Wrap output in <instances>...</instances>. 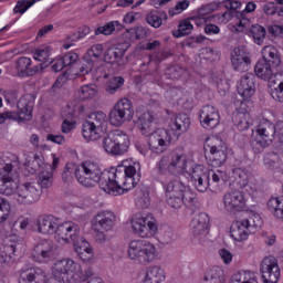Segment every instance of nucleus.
I'll return each instance as SVG.
<instances>
[{
    "label": "nucleus",
    "instance_id": "3c124183",
    "mask_svg": "<svg viewBox=\"0 0 283 283\" xmlns=\"http://www.w3.org/2000/svg\"><path fill=\"white\" fill-rule=\"evenodd\" d=\"M232 175L240 187L244 188L247 185H249V176L247 175V170L244 168H233Z\"/></svg>",
    "mask_w": 283,
    "mask_h": 283
},
{
    "label": "nucleus",
    "instance_id": "7c9ffc66",
    "mask_svg": "<svg viewBox=\"0 0 283 283\" xmlns=\"http://www.w3.org/2000/svg\"><path fill=\"white\" fill-rule=\"evenodd\" d=\"M135 205L138 209H149L151 206V197L149 196V187L139 185L135 192Z\"/></svg>",
    "mask_w": 283,
    "mask_h": 283
},
{
    "label": "nucleus",
    "instance_id": "79ce46f5",
    "mask_svg": "<svg viewBox=\"0 0 283 283\" xmlns=\"http://www.w3.org/2000/svg\"><path fill=\"white\" fill-rule=\"evenodd\" d=\"M7 251L9 256L6 253H0V266L1 264H8V262H10L8 260H12V255H19V253L23 251V244L13 242L7 247Z\"/></svg>",
    "mask_w": 283,
    "mask_h": 283
},
{
    "label": "nucleus",
    "instance_id": "f257e3e1",
    "mask_svg": "<svg viewBox=\"0 0 283 283\" xmlns=\"http://www.w3.org/2000/svg\"><path fill=\"white\" fill-rule=\"evenodd\" d=\"M138 182H140V164L117 166L112 168L111 181L108 182L111 191H106V193L123 196L126 191L134 189Z\"/></svg>",
    "mask_w": 283,
    "mask_h": 283
},
{
    "label": "nucleus",
    "instance_id": "4468645a",
    "mask_svg": "<svg viewBox=\"0 0 283 283\" xmlns=\"http://www.w3.org/2000/svg\"><path fill=\"white\" fill-rule=\"evenodd\" d=\"M53 233L57 242L72 244L73 242H76L77 238L81 235V227L72 221H66L60 224L56 223Z\"/></svg>",
    "mask_w": 283,
    "mask_h": 283
},
{
    "label": "nucleus",
    "instance_id": "473e14b6",
    "mask_svg": "<svg viewBox=\"0 0 283 283\" xmlns=\"http://www.w3.org/2000/svg\"><path fill=\"white\" fill-rule=\"evenodd\" d=\"M125 25L120 24L118 21H111L107 22L105 25L98 27L94 31V35L91 36V39H96V36H101L103 34L104 36H109L111 34H114V32H120Z\"/></svg>",
    "mask_w": 283,
    "mask_h": 283
},
{
    "label": "nucleus",
    "instance_id": "a878e982",
    "mask_svg": "<svg viewBox=\"0 0 283 283\" xmlns=\"http://www.w3.org/2000/svg\"><path fill=\"white\" fill-rule=\"evenodd\" d=\"M129 42L118 43L108 48L104 53V63L114 65V63H119L123 61L125 53L129 50Z\"/></svg>",
    "mask_w": 283,
    "mask_h": 283
},
{
    "label": "nucleus",
    "instance_id": "864d4df0",
    "mask_svg": "<svg viewBox=\"0 0 283 283\" xmlns=\"http://www.w3.org/2000/svg\"><path fill=\"white\" fill-rule=\"evenodd\" d=\"M30 65H32V60L30 57H20L17 61L18 76H28L30 72Z\"/></svg>",
    "mask_w": 283,
    "mask_h": 283
},
{
    "label": "nucleus",
    "instance_id": "49530a36",
    "mask_svg": "<svg viewBox=\"0 0 283 283\" xmlns=\"http://www.w3.org/2000/svg\"><path fill=\"white\" fill-rule=\"evenodd\" d=\"M203 281L212 283H224V272L220 268H212L206 272Z\"/></svg>",
    "mask_w": 283,
    "mask_h": 283
},
{
    "label": "nucleus",
    "instance_id": "39448f33",
    "mask_svg": "<svg viewBox=\"0 0 283 283\" xmlns=\"http://www.w3.org/2000/svg\"><path fill=\"white\" fill-rule=\"evenodd\" d=\"M2 168H0V193L3 196H12L19 190L17 184V172H14V165L17 160L8 159V156H3L1 159Z\"/></svg>",
    "mask_w": 283,
    "mask_h": 283
},
{
    "label": "nucleus",
    "instance_id": "4c0bfd02",
    "mask_svg": "<svg viewBox=\"0 0 283 283\" xmlns=\"http://www.w3.org/2000/svg\"><path fill=\"white\" fill-rule=\"evenodd\" d=\"M99 63H101L99 60H97L96 57L92 56L88 53H85L83 56V63H82V66L80 67L78 75L87 76V74H90V72H92V70H94V67H96V65H98Z\"/></svg>",
    "mask_w": 283,
    "mask_h": 283
},
{
    "label": "nucleus",
    "instance_id": "37998d69",
    "mask_svg": "<svg viewBox=\"0 0 283 283\" xmlns=\"http://www.w3.org/2000/svg\"><path fill=\"white\" fill-rule=\"evenodd\" d=\"M248 34L252 36L256 45H262L266 39V29L260 24H253Z\"/></svg>",
    "mask_w": 283,
    "mask_h": 283
},
{
    "label": "nucleus",
    "instance_id": "a18cd8bd",
    "mask_svg": "<svg viewBox=\"0 0 283 283\" xmlns=\"http://www.w3.org/2000/svg\"><path fill=\"white\" fill-rule=\"evenodd\" d=\"M248 116V114L241 112L233 114L232 123L239 132H247L251 127V123L247 119Z\"/></svg>",
    "mask_w": 283,
    "mask_h": 283
},
{
    "label": "nucleus",
    "instance_id": "603ef678",
    "mask_svg": "<svg viewBox=\"0 0 283 283\" xmlns=\"http://www.w3.org/2000/svg\"><path fill=\"white\" fill-rule=\"evenodd\" d=\"M74 249H75V253L80 254V253H88L92 250V247H90V242H87V240H85L84 238H82V235L80 234L76 239V241L72 242Z\"/></svg>",
    "mask_w": 283,
    "mask_h": 283
},
{
    "label": "nucleus",
    "instance_id": "a19ab883",
    "mask_svg": "<svg viewBox=\"0 0 283 283\" xmlns=\"http://www.w3.org/2000/svg\"><path fill=\"white\" fill-rule=\"evenodd\" d=\"M124 86L125 78L123 76H114L106 82L105 90L107 94H116L118 92H123Z\"/></svg>",
    "mask_w": 283,
    "mask_h": 283
},
{
    "label": "nucleus",
    "instance_id": "f3484780",
    "mask_svg": "<svg viewBox=\"0 0 283 283\" xmlns=\"http://www.w3.org/2000/svg\"><path fill=\"white\" fill-rule=\"evenodd\" d=\"M231 65L235 72H249L251 66V53L247 46H235L231 52Z\"/></svg>",
    "mask_w": 283,
    "mask_h": 283
},
{
    "label": "nucleus",
    "instance_id": "72a5a7b5",
    "mask_svg": "<svg viewBox=\"0 0 283 283\" xmlns=\"http://www.w3.org/2000/svg\"><path fill=\"white\" fill-rule=\"evenodd\" d=\"M166 202L169 207H171V209H180V207H182L184 205L192 209V211H196V209H200L196 208V201H189L187 200V197H180L176 195H166Z\"/></svg>",
    "mask_w": 283,
    "mask_h": 283
},
{
    "label": "nucleus",
    "instance_id": "0e129e2a",
    "mask_svg": "<svg viewBox=\"0 0 283 283\" xmlns=\"http://www.w3.org/2000/svg\"><path fill=\"white\" fill-rule=\"evenodd\" d=\"M62 61L66 67L74 65L78 61V54L76 52H67L62 56Z\"/></svg>",
    "mask_w": 283,
    "mask_h": 283
},
{
    "label": "nucleus",
    "instance_id": "6ab92c4d",
    "mask_svg": "<svg viewBox=\"0 0 283 283\" xmlns=\"http://www.w3.org/2000/svg\"><path fill=\"white\" fill-rule=\"evenodd\" d=\"M261 276L264 283H277L280 280V265L273 256L263 259L260 265Z\"/></svg>",
    "mask_w": 283,
    "mask_h": 283
},
{
    "label": "nucleus",
    "instance_id": "393cba45",
    "mask_svg": "<svg viewBox=\"0 0 283 283\" xmlns=\"http://www.w3.org/2000/svg\"><path fill=\"white\" fill-rule=\"evenodd\" d=\"M19 283H48V274L41 268L22 269Z\"/></svg>",
    "mask_w": 283,
    "mask_h": 283
},
{
    "label": "nucleus",
    "instance_id": "1a4fd4ad",
    "mask_svg": "<svg viewBox=\"0 0 283 283\" xmlns=\"http://www.w3.org/2000/svg\"><path fill=\"white\" fill-rule=\"evenodd\" d=\"M132 118H134V104L127 97L119 99L109 112V123L114 127H120Z\"/></svg>",
    "mask_w": 283,
    "mask_h": 283
},
{
    "label": "nucleus",
    "instance_id": "412c9836",
    "mask_svg": "<svg viewBox=\"0 0 283 283\" xmlns=\"http://www.w3.org/2000/svg\"><path fill=\"white\" fill-rule=\"evenodd\" d=\"M115 222L116 216L113 212L103 211L93 218L92 226L97 233H107V231L114 229Z\"/></svg>",
    "mask_w": 283,
    "mask_h": 283
},
{
    "label": "nucleus",
    "instance_id": "e2e57ef3",
    "mask_svg": "<svg viewBox=\"0 0 283 283\" xmlns=\"http://www.w3.org/2000/svg\"><path fill=\"white\" fill-rule=\"evenodd\" d=\"M86 54H90L91 56H93L94 59H96L97 61H102L101 56H103V44H94L92 45Z\"/></svg>",
    "mask_w": 283,
    "mask_h": 283
},
{
    "label": "nucleus",
    "instance_id": "2eb2a0df",
    "mask_svg": "<svg viewBox=\"0 0 283 283\" xmlns=\"http://www.w3.org/2000/svg\"><path fill=\"white\" fill-rule=\"evenodd\" d=\"M251 224H253V227H260V224H262V220L260 219L259 214H254L253 218L233 223L230 228L231 238L235 240V242L247 240V238H249V232H247V229H249Z\"/></svg>",
    "mask_w": 283,
    "mask_h": 283
},
{
    "label": "nucleus",
    "instance_id": "2f4dec72",
    "mask_svg": "<svg viewBox=\"0 0 283 283\" xmlns=\"http://www.w3.org/2000/svg\"><path fill=\"white\" fill-rule=\"evenodd\" d=\"M262 57L265 63L270 64L272 69L280 67L282 63V57H280V52L274 46H264L262 49Z\"/></svg>",
    "mask_w": 283,
    "mask_h": 283
},
{
    "label": "nucleus",
    "instance_id": "f03ea898",
    "mask_svg": "<svg viewBox=\"0 0 283 283\" xmlns=\"http://www.w3.org/2000/svg\"><path fill=\"white\" fill-rule=\"evenodd\" d=\"M75 178L83 187H94V185H98L99 189L107 193V191H111L109 182H112V168L111 170L102 171L98 164L84 161L75 171Z\"/></svg>",
    "mask_w": 283,
    "mask_h": 283
},
{
    "label": "nucleus",
    "instance_id": "052dcab7",
    "mask_svg": "<svg viewBox=\"0 0 283 283\" xmlns=\"http://www.w3.org/2000/svg\"><path fill=\"white\" fill-rule=\"evenodd\" d=\"M98 92L96 91V85H85L81 87V94L82 98L85 101V98H94Z\"/></svg>",
    "mask_w": 283,
    "mask_h": 283
},
{
    "label": "nucleus",
    "instance_id": "9d476101",
    "mask_svg": "<svg viewBox=\"0 0 283 283\" xmlns=\"http://www.w3.org/2000/svg\"><path fill=\"white\" fill-rule=\"evenodd\" d=\"M77 273H83L81 264L70 259L57 261L53 268V277L57 283H70Z\"/></svg>",
    "mask_w": 283,
    "mask_h": 283
},
{
    "label": "nucleus",
    "instance_id": "dca6fc26",
    "mask_svg": "<svg viewBox=\"0 0 283 283\" xmlns=\"http://www.w3.org/2000/svg\"><path fill=\"white\" fill-rule=\"evenodd\" d=\"M224 210L228 213H238L244 211L247 207V199H244V192L240 190H230L223 196Z\"/></svg>",
    "mask_w": 283,
    "mask_h": 283
},
{
    "label": "nucleus",
    "instance_id": "9b49d317",
    "mask_svg": "<svg viewBox=\"0 0 283 283\" xmlns=\"http://www.w3.org/2000/svg\"><path fill=\"white\" fill-rule=\"evenodd\" d=\"M32 96L27 95L18 101L17 112L0 113V125H3L6 120H32V109H34V102L31 101Z\"/></svg>",
    "mask_w": 283,
    "mask_h": 283
},
{
    "label": "nucleus",
    "instance_id": "338daca9",
    "mask_svg": "<svg viewBox=\"0 0 283 283\" xmlns=\"http://www.w3.org/2000/svg\"><path fill=\"white\" fill-rule=\"evenodd\" d=\"M263 12L268 17H273V14L280 17V7L275 6L274 2H269L263 6Z\"/></svg>",
    "mask_w": 283,
    "mask_h": 283
},
{
    "label": "nucleus",
    "instance_id": "bf43d9fd",
    "mask_svg": "<svg viewBox=\"0 0 283 283\" xmlns=\"http://www.w3.org/2000/svg\"><path fill=\"white\" fill-rule=\"evenodd\" d=\"M270 94L274 101L277 103H283V81L276 86L272 87Z\"/></svg>",
    "mask_w": 283,
    "mask_h": 283
},
{
    "label": "nucleus",
    "instance_id": "69168bd1",
    "mask_svg": "<svg viewBox=\"0 0 283 283\" xmlns=\"http://www.w3.org/2000/svg\"><path fill=\"white\" fill-rule=\"evenodd\" d=\"M190 4L191 1L189 0L179 1L177 2L172 10H169V14H180V12H185V10H187V8H189Z\"/></svg>",
    "mask_w": 283,
    "mask_h": 283
},
{
    "label": "nucleus",
    "instance_id": "ddd939ff",
    "mask_svg": "<svg viewBox=\"0 0 283 283\" xmlns=\"http://www.w3.org/2000/svg\"><path fill=\"white\" fill-rule=\"evenodd\" d=\"M174 138L171 130L167 128H157L156 132L148 138V149L153 154H165L171 147Z\"/></svg>",
    "mask_w": 283,
    "mask_h": 283
},
{
    "label": "nucleus",
    "instance_id": "4d7b16f0",
    "mask_svg": "<svg viewBox=\"0 0 283 283\" xmlns=\"http://www.w3.org/2000/svg\"><path fill=\"white\" fill-rule=\"evenodd\" d=\"M41 165H43V159L39 155H34L33 159H29L25 163L29 174H36L41 169Z\"/></svg>",
    "mask_w": 283,
    "mask_h": 283
},
{
    "label": "nucleus",
    "instance_id": "c85d7f7f",
    "mask_svg": "<svg viewBox=\"0 0 283 283\" xmlns=\"http://www.w3.org/2000/svg\"><path fill=\"white\" fill-rule=\"evenodd\" d=\"M190 227L195 238L207 235L209 231V214L200 212L192 219Z\"/></svg>",
    "mask_w": 283,
    "mask_h": 283
},
{
    "label": "nucleus",
    "instance_id": "6e6d98bb",
    "mask_svg": "<svg viewBox=\"0 0 283 283\" xmlns=\"http://www.w3.org/2000/svg\"><path fill=\"white\" fill-rule=\"evenodd\" d=\"M76 171H78V166L75 164H66L65 169L62 174L63 182L70 184L74 176H76Z\"/></svg>",
    "mask_w": 283,
    "mask_h": 283
},
{
    "label": "nucleus",
    "instance_id": "aec40b11",
    "mask_svg": "<svg viewBox=\"0 0 283 283\" xmlns=\"http://www.w3.org/2000/svg\"><path fill=\"white\" fill-rule=\"evenodd\" d=\"M209 178H211V171L205 166L197 165L192 168L190 180L199 193H205L207 189H210Z\"/></svg>",
    "mask_w": 283,
    "mask_h": 283
},
{
    "label": "nucleus",
    "instance_id": "5fc2aeb1",
    "mask_svg": "<svg viewBox=\"0 0 283 283\" xmlns=\"http://www.w3.org/2000/svg\"><path fill=\"white\" fill-rule=\"evenodd\" d=\"M165 74L167 78H170V81H176L180 78L182 74H185V69L178 64H175V65L168 66L166 69Z\"/></svg>",
    "mask_w": 283,
    "mask_h": 283
},
{
    "label": "nucleus",
    "instance_id": "7ed1b4c3",
    "mask_svg": "<svg viewBox=\"0 0 283 283\" xmlns=\"http://www.w3.org/2000/svg\"><path fill=\"white\" fill-rule=\"evenodd\" d=\"M53 177L52 172L42 170L39 175L38 182H28L19 186L17 190L18 202L21 205H32L41 197L42 189H50L52 187Z\"/></svg>",
    "mask_w": 283,
    "mask_h": 283
},
{
    "label": "nucleus",
    "instance_id": "0eeeda50",
    "mask_svg": "<svg viewBox=\"0 0 283 283\" xmlns=\"http://www.w3.org/2000/svg\"><path fill=\"white\" fill-rule=\"evenodd\" d=\"M128 258L138 264H149L156 260V247L146 240H134L128 247Z\"/></svg>",
    "mask_w": 283,
    "mask_h": 283
},
{
    "label": "nucleus",
    "instance_id": "09e8293b",
    "mask_svg": "<svg viewBox=\"0 0 283 283\" xmlns=\"http://www.w3.org/2000/svg\"><path fill=\"white\" fill-rule=\"evenodd\" d=\"M87 120L96 127V132L103 133V125L107 123V115H105V113H103L102 111H98V112L92 113L88 116Z\"/></svg>",
    "mask_w": 283,
    "mask_h": 283
},
{
    "label": "nucleus",
    "instance_id": "a211bd4d",
    "mask_svg": "<svg viewBox=\"0 0 283 283\" xmlns=\"http://www.w3.org/2000/svg\"><path fill=\"white\" fill-rule=\"evenodd\" d=\"M166 195L168 196H180L189 200V202H195V209H200V202L196 198V195L191 192L189 186L180 180H172L166 185Z\"/></svg>",
    "mask_w": 283,
    "mask_h": 283
},
{
    "label": "nucleus",
    "instance_id": "774afa93",
    "mask_svg": "<svg viewBox=\"0 0 283 283\" xmlns=\"http://www.w3.org/2000/svg\"><path fill=\"white\" fill-rule=\"evenodd\" d=\"M49 57H50V52L48 48L35 50V53H34L35 61H40L41 63H43V61H46V59Z\"/></svg>",
    "mask_w": 283,
    "mask_h": 283
},
{
    "label": "nucleus",
    "instance_id": "f8f14e48",
    "mask_svg": "<svg viewBox=\"0 0 283 283\" xmlns=\"http://www.w3.org/2000/svg\"><path fill=\"white\" fill-rule=\"evenodd\" d=\"M228 154L227 144L220 138H213L210 144L205 146V156L209 158L212 167H222L227 163Z\"/></svg>",
    "mask_w": 283,
    "mask_h": 283
},
{
    "label": "nucleus",
    "instance_id": "4be33fe9",
    "mask_svg": "<svg viewBox=\"0 0 283 283\" xmlns=\"http://www.w3.org/2000/svg\"><path fill=\"white\" fill-rule=\"evenodd\" d=\"M199 120L205 129H216L220 125V113L211 105L203 106L199 113Z\"/></svg>",
    "mask_w": 283,
    "mask_h": 283
},
{
    "label": "nucleus",
    "instance_id": "5701e85b",
    "mask_svg": "<svg viewBox=\"0 0 283 283\" xmlns=\"http://www.w3.org/2000/svg\"><path fill=\"white\" fill-rule=\"evenodd\" d=\"M137 125L143 136L150 137L156 134V113L147 111L138 116Z\"/></svg>",
    "mask_w": 283,
    "mask_h": 283
},
{
    "label": "nucleus",
    "instance_id": "13d9d810",
    "mask_svg": "<svg viewBox=\"0 0 283 283\" xmlns=\"http://www.w3.org/2000/svg\"><path fill=\"white\" fill-rule=\"evenodd\" d=\"M35 3L36 0H19L13 11L15 14H23L25 11L30 10V8H32Z\"/></svg>",
    "mask_w": 283,
    "mask_h": 283
},
{
    "label": "nucleus",
    "instance_id": "b1692460",
    "mask_svg": "<svg viewBox=\"0 0 283 283\" xmlns=\"http://www.w3.org/2000/svg\"><path fill=\"white\" fill-rule=\"evenodd\" d=\"M54 256V242L49 239H43L33 248L32 258L35 262H43Z\"/></svg>",
    "mask_w": 283,
    "mask_h": 283
},
{
    "label": "nucleus",
    "instance_id": "ea45409f",
    "mask_svg": "<svg viewBox=\"0 0 283 283\" xmlns=\"http://www.w3.org/2000/svg\"><path fill=\"white\" fill-rule=\"evenodd\" d=\"M210 171V178H209V185H210V191L218 192L220 191V187H222L224 182V171L222 170H209Z\"/></svg>",
    "mask_w": 283,
    "mask_h": 283
},
{
    "label": "nucleus",
    "instance_id": "f704fd0d",
    "mask_svg": "<svg viewBox=\"0 0 283 283\" xmlns=\"http://www.w3.org/2000/svg\"><path fill=\"white\" fill-rule=\"evenodd\" d=\"M165 281V270L163 268L155 265L146 270V275L143 283H160Z\"/></svg>",
    "mask_w": 283,
    "mask_h": 283
},
{
    "label": "nucleus",
    "instance_id": "de8ad7c7",
    "mask_svg": "<svg viewBox=\"0 0 283 283\" xmlns=\"http://www.w3.org/2000/svg\"><path fill=\"white\" fill-rule=\"evenodd\" d=\"M231 283H258V277L251 271H240L232 275Z\"/></svg>",
    "mask_w": 283,
    "mask_h": 283
},
{
    "label": "nucleus",
    "instance_id": "58836bf2",
    "mask_svg": "<svg viewBox=\"0 0 283 283\" xmlns=\"http://www.w3.org/2000/svg\"><path fill=\"white\" fill-rule=\"evenodd\" d=\"M101 134L103 133L101 130H96V126L91 124L88 119L83 123L82 136L85 140H98V138H101Z\"/></svg>",
    "mask_w": 283,
    "mask_h": 283
},
{
    "label": "nucleus",
    "instance_id": "423d86ee",
    "mask_svg": "<svg viewBox=\"0 0 283 283\" xmlns=\"http://www.w3.org/2000/svg\"><path fill=\"white\" fill-rule=\"evenodd\" d=\"M103 149L111 156H123L129 149V136L120 130H112L103 138Z\"/></svg>",
    "mask_w": 283,
    "mask_h": 283
},
{
    "label": "nucleus",
    "instance_id": "c756f323",
    "mask_svg": "<svg viewBox=\"0 0 283 283\" xmlns=\"http://www.w3.org/2000/svg\"><path fill=\"white\" fill-rule=\"evenodd\" d=\"M57 222L59 219H56L52 214L40 216L36 222L39 233H44L49 235L54 234V229H56Z\"/></svg>",
    "mask_w": 283,
    "mask_h": 283
},
{
    "label": "nucleus",
    "instance_id": "e433bc0d",
    "mask_svg": "<svg viewBox=\"0 0 283 283\" xmlns=\"http://www.w3.org/2000/svg\"><path fill=\"white\" fill-rule=\"evenodd\" d=\"M189 127H191V118H189V115L179 114L176 116L172 129L177 132L178 135L189 132Z\"/></svg>",
    "mask_w": 283,
    "mask_h": 283
},
{
    "label": "nucleus",
    "instance_id": "6e6552de",
    "mask_svg": "<svg viewBox=\"0 0 283 283\" xmlns=\"http://www.w3.org/2000/svg\"><path fill=\"white\" fill-rule=\"evenodd\" d=\"M132 230L139 238H154L158 233V224L151 214L137 213L130 220Z\"/></svg>",
    "mask_w": 283,
    "mask_h": 283
},
{
    "label": "nucleus",
    "instance_id": "8fccbe9b",
    "mask_svg": "<svg viewBox=\"0 0 283 283\" xmlns=\"http://www.w3.org/2000/svg\"><path fill=\"white\" fill-rule=\"evenodd\" d=\"M191 30H193V24H191V21L182 20L178 25V30L172 32V36H175V39L187 36L188 34H191Z\"/></svg>",
    "mask_w": 283,
    "mask_h": 283
},
{
    "label": "nucleus",
    "instance_id": "20e7f679",
    "mask_svg": "<svg viewBox=\"0 0 283 283\" xmlns=\"http://www.w3.org/2000/svg\"><path fill=\"white\" fill-rule=\"evenodd\" d=\"M255 134L250 139V147L254 154H262L266 147L273 145V140L276 138L275 125L263 119L258 125Z\"/></svg>",
    "mask_w": 283,
    "mask_h": 283
},
{
    "label": "nucleus",
    "instance_id": "680f3d73",
    "mask_svg": "<svg viewBox=\"0 0 283 283\" xmlns=\"http://www.w3.org/2000/svg\"><path fill=\"white\" fill-rule=\"evenodd\" d=\"M234 17L239 19L237 23V32H244V27L249 25L250 20L244 18V12L237 11Z\"/></svg>",
    "mask_w": 283,
    "mask_h": 283
},
{
    "label": "nucleus",
    "instance_id": "cd10ccee",
    "mask_svg": "<svg viewBox=\"0 0 283 283\" xmlns=\"http://www.w3.org/2000/svg\"><path fill=\"white\" fill-rule=\"evenodd\" d=\"M167 169L172 176L182 175L185 171H187V155L174 153Z\"/></svg>",
    "mask_w": 283,
    "mask_h": 283
},
{
    "label": "nucleus",
    "instance_id": "c03bdc74",
    "mask_svg": "<svg viewBox=\"0 0 283 283\" xmlns=\"http://www.w3.org/2000/svg\"><path fill=\"white\" fill-rule=\"evenodd\" d=\"M164 21H167V13L165 12L150 11L146 15V22L148 25H151V28H160Z\"/></svg>",
    "mask_w": 283,
    "mask_h": 283
},
{
    "label": "nucleus",
    "instance_id": "bb28decb",
    "mask_svg": "<svg viewBox=\"0 0 283 283\" xmlns=\"http://www.w3.org/2000/svg\"><path fill=\"white\" fill-rule=\"evenodd\" d=\"M238 94L249 101L252 96L255 95V75L253 73H247L243 75L237 86Z\"/></svg>",
    "mask_w": 283,
    "mask_h": 283
},
{
    "label": "nucleus",
    "instance_id": "c9c22d12",
    "mask_svg": "<svg viewBox=\"0 0 283 283\" xmlns=\"http://www.w3.org/2000/svg\"><path fill=\"white\" fill-rule=\"evenodd\" d=\"M254 72L258 78H262V81H271V76H273L275 69H272L270 64L260 59L254 66Z\"/></svg>",
    "mask_w": 283,
    "mask_h": 283
}]
</instances>
